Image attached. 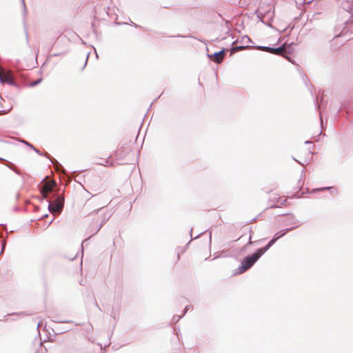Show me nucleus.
Instances as JSON below:
<instances>
[{
	"label": "nucleus",
	"mask_w": 353,
	"mask_h": 353,
	"mask_svg": "<svg viewBox=\"0 0 353 353\" xmlns=\"http://www.w3.org/2000/svg\"><path fill=\"white\" fill-rule=\"evenodd\" d=\"M261 257V255L256 250L254 252L250 254L243 258L241 261V265L235 270V274H240L245 272L251 268L256 261Z\"/></svg>",
	"instance_id": "f257e3e1"
},
{
	"label": "nucleus",
	"mask_w": 353,
	"mask_h": 353,
	"mask_svg": "<svg viewBox=\"0 0 353 353\" xmlns=\"http://www.w3.org/2000/svg\"><path fill=\"white\" fill-rule=\"evenodd\" d=\"M292 45H294V43H291L290 45H287L285 43L283 45H281L279 47H276V48L270 47V46H253V48L258 49V50H261L268 52L269 53H271L273 54L279 55L282 52L283 50H285L290 54L292 53L294 51Z\"/></svg>",
	"instance_id": "f03ea898"
},
{
	"label": "nucleus",
	"mask_w": 353,
	"mask_h": 353,
	"mask_svg": "<svg viewBox=\"0 0 353 353\" xmlns=\"http://www.w3.org/2000/svg\"><path fill=\"white\" fill-rule=\"evenodd\" d=\"M96 214L99 215L98 221H100V223L94 234H97L101 229L103 225L110 219L112 215L111 210L105 209L104 207H101L93 210L90 214V216L95 215Z\"/></svg>",
	"instance_id": "7ed1b4c3"
},
{
	"label": "nucleus",
	"mask_w": 353,
	"mask_h": 353,
	"mask_svg": "<svg viewBox=\"0 0 353 353\" xmlns=\"http://www.w3.org/2000/svg\"><path fill=\"white\" fill-rule=\"evenodd\" d=\"M53 201H48V210L52 214H60L64 206V197L62 195L53 194Z\"/></svg>",
	"instance_id": "20e7f679"
},
{
	"label": "nucleus",
	"mask_w": 353,
	"mask_h": 353,
	"mask_svg": "<svg viewBox=\"0 0 353 353\" xmlns=\"http://www.w3.org/2000/svg\"><path fill=\"white\" fill-rule=\"evenodd\" d=\"M32 150H34L37 154L40 156H44L48 159H50L51 163L54 165L56 169L58 172H61V174H65L66 170L64 168V167L54 158L52 157L48 153H42L39 150H38L34 146L32 148Z\"/></svg>",
	"instance_id": "39448f33"
},
{
	"label": "nucleus",
	"mask_w": 353,
	"mask_h": 353,
	"mask_svg": "<svg viewBox=\"0 0 353 353\" xmlns=\"http://www.w3.org/2000/svg\"><path fill=\"white\" fill-rule=\"evenodd\" d=\"M228 51L227 48H223L221 50L218 52H215L213 54L207 53V57L212 59V58H214V61L217 63H220L222 62L225 53Z\"/></svg>",
	"instance_id": "423d86ee"
},
{
	"label": "nucleus",
	"mask_w": 353,
	"mask_h": 353,
	"mask_svg": "<svg viewBox=\"0 0 353 353\" xmlns=\"http://www.w3.org/2000/svg\"><path fill=\"white\" fill-rule=\"evenodd\" d=\"M316 110L319 112V117L321 121L322 122V109H324L326 106V102L324 101L323 97L317 96L314 100Z\"/></svg>",
	"instance_id": "0eeeda50"
},
{
	"label": "nucleus",
	"mask_w": 353,
	"mask_h": 353,
	"mask_svg": "<svg viewBox=\"0 0 353 353\" xmlns=\"http://www.w3.org/2000/svg\"><path fill=\"white\" fill-rule=\"evenodd\" d=\"M295 229V227H290L285 229H283L276 233L274 234L273 237L272 238V240H274V242L276 243L279 239L284 236L287 233Z\"/></svg>",
	"instance_id": "6e6552de"
},
{
	"label": "nucleus",
	"mask_w": 353,
	"mask_h": 353,
	"mask_svg": "<svg viewBox=\"0 0 353 353\" xmlns=\"http://www.w3.org/2000/svg\"><path fill=\"white\" fill-rule=\"evenodd\" d=\"M56 185L57 183L55 182H54L52 185L46 183L41 188V192L43 194L44 199H47V194L48 193L52 192L53 186H55Z\"/></svg>",
	"instance_id": "1a4fd4ad"
},
{
	"label": "nucleus",
	"mask_w": 353,
	"mask_h": 353,
	"mask_svg": "<svg viewBox=\"0 0 353 353\" xmlns=\"http://www.w3.org/2000/svg\"><path fill=\"white\" fill-rule=\"evenodd\" d=\"M282 215L289 216L288 221H290V223H288V225H293L292 227H295V229L299 228V225H301L300 221L296 219L294 214L290 213H286L283 214Z\"/></svg>",
	"instance_id": "9d476101"
},
{
	"label": "nucleus",
	"mask_w": 353,
	"mask_h": 353,
	"mask_svg": "<svg viewBox=\"0 0 353 353\" xmlns=\"http://www.w3.org/2000/svg\"><path fill=\"white\" fill-rule=\"evenodd\" d=\"M275 243L274 240L270 239V241L263 248L256 250L261 256Z\"/></svg>",
	"instance_id": "9b49d317"
},
{
	"label": "nucleus",
	"mask_w": 353,
	"mask_h": 353,
	"mask_svg": "<svg viewBox=\"0 0 353 353\" xmlns=\"http://www.w3.org/2000/svg\"><path fill=\"white\" fill-rule=\"evenodd\" d=\"M255 13L256 14L257 18L263 23L265 24L268 27H271L272 26L270 24V22H266L265 21V17H263L262 14V8H260L255 11Z\"/></svg>",
	"instance_id": "f8f14e48"
},
{
	"label": "nucleus",
	"mask_w": 353,
	"mask_h": 353,
	"mask_svg": "<svg viewBox=\"0 0 353 353\" xmlns=\"http://www.w3.org/2000/svg\"><path fill=\"white\" fill-rule=\"evenodd\" d=\"M262 14H263V17H265V18L267 17L268 18V22H270L272 21L273 18H274V12L271 10V9L270 8L269 10H262Z\"/></svg>",
	"instance_id": "ddd939ff"
},
{
	"label": "nucleus",
	"mask_w": 353,
	"mask_h": 353,
	"mask_svg": "<svg viewBox=\"0 0 353 353\" xmlns=\"http://www.w3.org/2000/svg\"><path fill=\"white\" fill-rule=\"evenodd\" d=\"M5 83L10 85L19 88V84L16 83L10 75L5 77Z\"/></svg>",
	"instance_id": "4468645a"
},
{
	"label": "nucleus",
	"mask_w": 353,
	"mask_h": 353,
	"mask_svg": "<svg viewBox=\"0 0 353 353\" xmlns=\"http://www.w3.org/2000/svg\"><path fill=\"white\" fill-rule=\"evenodd\" d=\"M171 37H183V38L190 37V38H193V39H197L196 37H193L192 35H182V34H178L177 35L171 36ZM198 40L201 41V42H203L205 44H207V41L205 40H202V39H198Z\"/></svg>",
	"instance_id": "2eb2a0df"
},
{
	"label": "nucleus",
	"mask_w": 353,
	"mask_h": 353,
	"mask_svg": "<svg viewBox=\"0 0 353 353\" xmlns=\"http://www.w3.org/2000/svg\"><path fill=\"white\" fill-rule=\"evenodd\" d=\"M9 168L12 170L15 173H17L19 175H22V178L24 181L26 180V177H29V175L27 174H22L18 170L15 169V166L13 165L12 167L9 166Z\"/></svg>",
	"instance_id": "dca6fc26"
},
{
	"label": "nucleus",
	"mask_w": 353,
	"mask_h": 353,
	"mask_svg": "<svg viewBox=\"0 0 353 353\" xmlns=\"http://www.w3.org/2000/svg\"><path fill=\"white\" fill-rule=\"evenodd\" d=\"M97 165H108L109 160L108 159H99V161L95 163Z\"/></svg>",
	"instance_id": "f3484780"
},
{
	"label": "nucleus",
	"mask_w": 353,
	"mask_h": 353,
	"mask_svg": "<svg viewBox=\"0 0 353 353\" xmlns=\"http://www.w3.org/2000/svg\"><path fill=\"white\" fill-rule=\"evenodd\" d=\"M41 81H42V78H39V79H37L36 81L30 83L29 84V86L30 87H34V86L39 85Z\"/></svg>",
	"instance_id": "a211bd4d"
},
{
	"label": "nucleus",
	"mask_w": 353,
	"mask_h": 353,
	"mask_svg": "<svg viewBox=\"0 0 353 353\" xmlns=\"http://www.w3.org/2000/svg\"><path fill=\"white\" fill-rule=\"evenodd\" d=\"M19 141L20 143H23L25 145H26V146L29 147V148H31V149H32V147L34 146V145H33L32 144H31L30 142H28V141H26V140H24V139H20V140H19Z\"/></svg>",
	"instance_id": "6ab92c4d"
},
{
	"label": "nucleus",
	"mask_w": 353,
	"mask_h": 353,
	"mask_svg": "<svg viewBox=\"0 0 353 353\" xmlns=\"http://www.w3.org/2000/svg\"><path fill=\"white\" fill-rule=\"evenodd\" d=\"M252 233H253V232L250 230V236H249V241H248V242L245 244L248 247L249 245H254L253 241H252Z\"/></svg>",
	"instance_id": "aec40b11"
},
{
	"label": "nucleus",
	"mask_w": 353,
	"mask_h": 353,
	"mask_svg": "<svg viewBox=\"0 0 353 353\" xmlns=\"http://www.w3.org/2000/svg\"><path fill=\"white\" fill-rule=\"evenodd\" d=\"M182 316H183L174 315V316L172 318V322L174 323H176L182 318Z\"/></svg>",
	"instance_id": "412c9836"
},
{
	"label": "nucleus",
	"mask_w": 353,
	"mask_h": 353,
	"mask_svg": "<svg viewBox=\"0 0 353 353\" xmlns=\"http://www.w3.org/2000/svg\"><path fill=\"white\" fill-rule=\"evenodd\" d=\"M21 2H22V5H23V17H25L27 14V8L26 6L25 1L21 0Z\"/></svg>",
	"instance_id": "4be33fe9"
},
{
	"label": "nucleus",
	"mask_w": 353,
	"mask_h": 353,
	"mask_svg": "<svg viewBox=\"0 0 353 353\" xmlns=\"http://www.w3.org/2000/svg\"><path fill=\"white\" fill-rule=\"evenodd\" d=\"M66 51H63V52H59V53H54V54H52L50 55V57H59V56H63L66 54Z\"/></svg>",
	"instance_id": "5701e85b"
},
{
	"label": "nucleus",
	"mask_w": 353,
	"mask_h": 353,
	"mask_svg": "<svg viewBox=\"0 0 353 353\" xmlns=\"http://www.w3.org/2000/svg\"><path fill=\"white\" fill-rule=\"evenodd\" d=\"M6 241H3L1 242V250L0 252V255L3 253V252L4 251L5 248H6Z\"/></svg>",
	"instance_id": "b1692460"
},
{
	"label": "nucleus",
	"mask_w": 353,
	"mask_h": 353,
	"mask_svg": "<svg viewBox=\"0 0 353 353\" xmlns=\"http://www.w3.org/2000/svg\"><path fill=\"white\" fill-rule=\"evenodd\" d=\"M265 239H262L256 241H253L254 245H258L261 244Z\"/></svg>",
	"instance_id": "393cba45"
},
{
	"label": "nucleus",
	"mask_w": 353,
	"mask_h": 353,
	"mask_svg": "<svg viewBox=\"0 0 353 353\" xmlns=\"http://www.w3.org/2000/svg\"><path fill=\"white\" fill-rule=\"evenodd\" d=\"M247 47L248 46H236L235 48H232V50H238L243 49V48H247Z\"/></svg>",
	"instance_id": "a878e982"
},
{
	"label": "nucleus",
	"mask_w": 353,
	"mask_h": 353,
	"mask_svg": "<svg viewBox=\"0 0 353 353\" xmlns=\"http://www.w3.org/2000/svg\"><path fill=\"white\" fill-rule=\"evenodd\" d=\"M331 188H332V187H324V188H319V189H314L312 191L315 192L316 190H330Z\"/></svg>",
	"instance_id": "bb28decb"
},
{
	"label": "nucleus",
	"mask_w": 353,
	"mask_h": 353,
	"mask_svg": "<svg viewBox=\"0 0 353 353\" xmlns=\"http://www.w3.org/2000/svg\"><path fill=\"white\" fill-rule=\"evenodd\" d=\"M190 305H186L184 308V310H183V313L182 314V316H184L185 314V313L188 312V310L190 309Z\"/></svg>",
	"instance_id": "cd10ccee"
},
{
	"label": "nucleus",
	"mask_w": 353,
	"mask_h": 353,
	"mask_svg": "<svg viewBox=\"0 0 353 353\" xmlns=\"http://www.w3.org/2000/svg\"><path fill=\"white\" fill-rule=\"evenodd\" d=\"M130 24H131L132 26H134L135 28H142L141 26L137 25V24H136L135 23L132 22L130 19Z\"/></svg>",
	"instance_id": "c85d7f7f"
},
{
	"label": "nucleus",
	"mask_w": 353,
	"mask_h": 353,
	"mask_svg": "<svg viewBox=\"0 0 353 353\" xmlns=\"http://www.w3.org/2000/svg\"><path fill=\"white\" fill-rule=\"evenodd\" d=\"M285 59L287 60H288L289 61H290L291 63H294V61L291 59L290 56H289V55L285 56Z\"/></svg>",
	"instance_id": "c756f323"
},
{
	"label": "nucleus",
	"mask_w": 353,
	"mask_h": 353,
	"mask_svg": "<svg viewBox=\"0 0 353 353\" xmlns=\"http://www.w3.org/2000/svg\"><path fill=\"white\" fill-rule=\"evenodd\" d=\"M89 54H90V53H88V54H87V56H86L85 62V64L83 65V68H82V70H83V69L85 68V67L86 66L87 61H88V57H89Z\"/></svg>",
	"instance_id": "7c9ffc66"
},
{
	"label": "nucleus",
	"mask_w": 353,
	"mask_h": 353,
	"mask_svg": "<svg viewBox=\"0 0 353 353\" xmlns=\"http://www.w3.org/2000/svg\"><path fill=\"white\" fill-rule=\"evenodd\" d=\"M0 83H5V78H3L1 76V74H0Z\"/></svg>",
	"instance_id": "2f4dec72"
},
{
	"label": "nucleus",
	"mask_w": 353,
	"mask_h": 353,
	"mask_svg": "<svg viewBox=\"0 0 353 353\" xmlns=\"http://www.w3.org/2000/svg\"><path fill=\"white\" fill-rule=\"evenodd\" d=\"M0 83H5V78H3L1 76V74H0Z\"/></svg>",
	"instance_id": "473e14b6"
},
{
	"label": "nucleus",
	"mask_w": 353,
	"mask_h": 353,
	"mask_svg": "<svg viewBox=\"0 0 353 353\" xmlns=\"http://www.w3.org/2000/svg\"><path fill=\"white\" fill-rule=\"evenodd\" d=\"M246 39L250 43H252V40L250 39V37L248 36H244L243 37V39Z\"/></svg>",
	"instance_id": "72a5a7b5"
},
{
	"label": "nucleus",
	"mask_w": 353,
	"mask_h": 353,
	"mask_svg": "<svg viewBox=\"0 0 353 353\" xmlns=\"http://www.w3.org/2000/svg\"><path fill=\"white\" fill-rule=\"evenodd\" d=\"M347 107L345 104H341V107H340V110H343V109H346Z\"/></svg>",
	"instance_id": "f704fd0d"
},
{
	"label": "nucleus",
	"mask_w": 353,
	"mask_h": 353,
	"mask_svg": "<svg viewBox=\"0 0 353 353\" xmlns=\"http://www.w3.org/2000/svg\"><path fill=\"white\" fill-rule=\"evenodd\" d=\"M16 200H18L20 198V194L19 192H17L15 194Z\"/></svg>",
	"instance_id": "c9c22d12"
},
{
	"label": "nucleus",
	"mask_w": 353,
	"mask_h": 353,
	"mask_svg": "<svg viewBox=\"0 0 353 353\" xmlns=\"http://www.w3.org/2000/svg\"><path fill=\"white\" fill-rule=\"evenodd\" d=\"M247 248H248V246L246 245H245L244 246L242 247L241 251L243 252V251L246 250Z\"/></svg>",
	"instance_id": "e433bc0d"
},
{
	"label": "nucleus",
	"mask_w": 353,
	"mask_h": 353,
	"mask_svg": "<svg viewBox=\"0 0 353 353\" xmlns=\"http://www.w3.org/2000/svg\"><path fill=\"white\" fill-rule=\"evenodd\" d=\"M19 313H12V314H8L7 315H6L5 316H13V315H18Z\"/></svg>",
	"instance_id": "4c0bfd02"
},
{
	"label": "nucleus",
	"mask_w": 353,
	"mask_h": 353,
	"mask_svg": "<svg viewBox=\"0 0 353 353\" xmlns=\"http://www.w3.org/2000/svg\"><path fill=\"white\" fill-rule=\"evenodd\" d=\"M125 24H128V23H125V22H122V23L121 22H117V25H119V26H120V25H125Z\"/></svg>",
	"instance_id": "58836bf2"
},
{
	"label": "nucleus",
	"mask_w": 353,
	"mask_h": 353,
	"mask_svg": "<svg viewBox=\"0 0 353 353\" xmlns=\"http://www.w3.org/2000/svg\"><path fill=\"white\" fill-rule=\"evenodd\" d=\"M305 144H312V141H309V140H307L304 142Z\"/></svg>",
	"instance_id": "ea45409f"
},
{
	"label": "nucleus",
	"mask_w": 353,
	"mask_h": 353,
	"mask_svg": "<svg viewBox=\"0 0 353 353\" xmlns=\"http://www.w3.org/2000/svg\"><path fill=\"white\" fill-rule=\"evenodd\" d=\"M1 114H6L7 113V111L6 110H0Z\"/></svg>",
	"instance_id": "a19ab883"
},
{
	"label": "nucleus",
	"mask_w": 353,
	"mask_h": 353,
	"mask_svg": "<svg viewBox=\"0 0 353 353\" xmlns=\"http://www.w3.org/2000/svg\"><path fill=\"white\" fill-rule=\"evenodd\" d=\"M256 219H257L256 217H255V218H254V219H252L251 220H250V221H248V223L253 222V221H256Z\"/></svg>",
	"instance_id": "79ce46f5"
},
{
	"label": "nucleus",
	"mask_w": 353,
	"mask_h": 353,
	"mask_svg": "<svg viewBox=\"0 0 353 353\" xmlns=\"http://www.w3.org/2000/svg\"><path fill=\"white\" fill-rule=\"evenodd\" d=\"M293 159L294 161H296L298 163H299L300 165H303L302 163H301L300 161H299L298 160H296L294 157H293Z\"/></svg>",
	"instance_id": "37998d69"
},
{
	"label": "nucleus",
	"mask_w": 353,
	"mask_h": 353,
	"mask_svg": "<svg viewBox=\"0 0 353 353\" xmlns=\"http://www.w3.org/2000/svg\"><path fill=\"white\" fill-rule=\"evenodd\" d=\"M19 210H20V208L19 207L16 206V207L14 208V211H19Z\"/></svg>",
	"instance_id": "c03bdc74"
},
{
	"label": "nucleus",
	"mask_w": 353,
	"mask_h": 353,
	"mask_svg": "<svg viewBox=\"0 0 353 353\" xmlns=\"http://www.w3.org/2000/svg\"><path fill=\"white\" fill-rule=\"evenodd\" d=\"M95 306H97V307L99 310H101V308L99 307V305L97 304V302H95Z\"/></svg>",
	"instance_id": "a18cd8bd"
},
{
	"label": "nucleus",
	"mask_w": 353,
	"mask_h": 353,
	"mask_svg": "<svg viewBox=\"0 0 353 353\" xmlns=\"http://www.w3.org/2000/svg\"><path fill=\"white\" fill-rule=\"evenodd\" d=\"M47 216H48V214H44V215L42 216V219H44V218H46V217H47Z\"/></svg>",
	"instance_id": "49530a36"
},
{
	"label": "nucleus",
	"mask_w": 353,
	"mask_h": 353,
	"mask_svg": "<svg viewBox=\"0 0 353 353\" xmlns=\"http://www.w3.org/2000/svg\"><path fill=\"white\" fill-rule=\"evenodd\" d=\"M61 323H69L70 321H60Z\"/></svg>",
	"instance_id": "de8ad7c7"
},
{
	"label": "nucleus",
	"mask_w": 353,
	"mask_h": 353,
	"mask_svg": "<svg viewBox=\"0 0 353 353\" xmlns=\"http://www.w3.org/2000/svg\"><path fill=\"white\" fill-rule=\"evenodd\" d=\"M86 241H87V240H85V241H83L82 242V244H81L82 247L83 246V244H84V243H85Z\"/></svg>",
	"instance_id": "09e8293b"
},
{
	"label": "nucleus",
	"mask_w": 353,
	"mask_h": 353,
	"mask_svg": "<svg viewBox=\"0 0 353 353\" xmlns=\"http://www.w3.org/2000/svg\"><path fill=\"white\" fill-rule=\"evenodd\" d=\"M93 32H94L95 34H97V31H96L94 29H93Z\"/></svg>",
	"instance_id": "8fccbe9b"
},
{
	"label": "nucleus",
	"mask_w": 353,
	"mask_h": 353,
	"mask_svg": "<svg viewBox=\"0 0 353 353\" xmlns=\"http://www.w3.org/2000/svg\"><path fill=\"white\" fill-rule=\"evenodd\" d=\"M53 221H54V219H52V220L50 221V222L49 223V225H50L52 223Z\"/></svg>",
	"instance_id": "3c124183"
},
{
	"label": "nucleus",
	"mask_w": 353,
	"mask_h": 353,
	"mask_svg": "<svg viewBox=\"0 0 353 353\" xmlns=\"http://www.w3.org/2000/svg\"><path fill=\"white\" fill-rule=\"evenodd\" d=\"M0 161H6L5 159H3V158H1L0 157Z\"/></svg>",
	"instance_id": "603ef678"
},
{
	"label": "nucleus",
	"mask_w": 353,
	"mask_h": 353,
	"mask_svg": "<svg viewBox=\"0 0 353 353\" xmlns=\"http://www.w3.org/2000/svg\"><path fill=\"white\" fill-rule=\"evenodd\" d=\"M192 229H191V230L190 231V235H192Z\"/></svg>",
	"instance_id": "864d4df0"
},
{
	"label": "nucleus",
	"mask_w": 353,
	"mask_h": 353,
	"mask_svg": "<svg viewBox=\"0 0 353 353\" xmlns=\"http://www.w3.org/2000/svg\"><path fill=\"white\" fill-rule=\"evenodd\" d=\"M309 153H310V154H312V151H311V150H310V149L309 150Z\"/></svg>",
	"instance_id": "5fc2aeb1"
},
{
	"label": "nucleus",
	"mask_w": 353,
	"mask_h": 353,
	"mask_svg": "<svg viewBox=\"0 0 353 353\" xmlns=\"http://www.w3.org/2000/svg\"><path fill=\"white\" fill-rule=\"evenodd\" d=\"M202 233H203V232H201V233L200 234V235H201ZM199 236V234L198 236H196L195 239H196V238H198V236Z\"/></svg>",
	"instance_id": "6e6d98bb"
},
{
	"label": "nucleus",
	"mask_w": 353,
	"mask_h": 353,
	"mask_svg": "<svg viewBox=\"0 0 353 353\" xmlns=\"http://www.w3.org/2000/svg\"><path fill=\"white\" fill-rule=\"evenodd\" d=\"M26 37H28V32H26Z\"/></svg>",
	"instance_id": "4d7b16f0"
},
{
	"label": "nucleus",
	"mask_w": 353,
	"mask_h": 353,
	"mask_svg": "<svg viewBox=\"0 0 353 353\" xmlns=\"http://www.w3.org/2000/svg\"><path fill=\"white\" fill-rule=\"evenodd\" d=\"M0 106H2L1 103L0 102Z\"/></svg>",
	"instance_id": "13d9d810"
}]
</instances>
